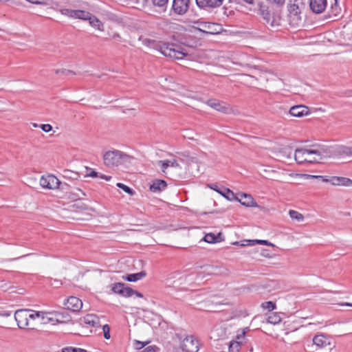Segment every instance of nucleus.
<instances>
[{"label": "nucleus", "mask_w": 352, "mask_h": 352, "mask_svg": "<svg viewBox=\"0 0 352 352\" xmlns=\"http://www.w3.org/2000/svg\"><path fill=\"white\" fill-rule=\"evenodd\" d=\"M330 148L324 144H314L309 148L296 149L294 158L297 163H318L324 158L330 156Z\"/></svg>", "instance_id": "nucleus-1"}, {"label": "nucleus", "mask_w": 352, "mask_h": 352, "mask_svg": "<svg viewBox=\"0 0 352 352\" xmlns=\"http://www.w3.org/2000/svg\"><path fill=\"white\" fill-rule=\"evenodd\" d=\"M338 6V0H335V7Z\"/></svg>", "instance_id": "nucleus-63"}, {"label": "nucleus", "mask_w": 352, "mask_h": 352, "mask_svg": "<svg viewBox=\"0 0 352 352\" xmlns=\"http://www.w3.org/2000/svg\"><path fill=\"white\" fill-rule=\"evenodd\" d=\"M74 206H76L78 208H80L81 210H87L88 208L87 206L82 203H78L76 204Z\"/></svg>", "instance_id": "nucleus-49"}, {"label": "nucleus", "mask_w": 352, "mask_h": 352, "mask_svg": "<svg viewBox=\"0 0 352 352\" xmlns=\"http://www.w3.org/2000/svg\"><path fill=\"white\" fill-rule=\"evenodd\" d=\"M14 319L19 328L34 329L35 321L38 319L37 311L28 309L16 310Z\"/></svg>", "instance_id": "nucleus-3"}, {"label": "nucleus", "mask_w": 352, "mask_h": 352, "mask_svg": "<svg viewBox=\"0 0 352 352\" xmlns=\"http://www.w3.org/2000/svg\"><path fill=\"white\" fill-rule=\"evenodd\" d=\"M261 307L263 309H267V310H269V311H272L274 309H276V305H275V303H274L272 301H267V302H263L261 304Z\"/></svg>", "instance_id": "nucleus-36"}, {"label": "nucleus", "mask_w": 352, "mask_h": 352, "mask_svg": "<svg viewBox=\"0 0 352 352\" xmlns=\"http://www.w3.org/2000/svg\"><path fill=\"white\" fill-rule=\"evenodd\" d=\"M124 286L125 285L124 283H116L112 287V291L114 293L119 294L121 295L122 289H124Z\"/></svg>", "instance_id": "nucleus-35"}, {"label": "nucleus", "mask_w": 352, "mask_h": 352, "mask_svg": "<svg viewBox=\"0 0 352 352\" xmlns=\"http://www.w3.org/2000/svg\"><path fill=\"white\" fill-rule=\"evenodd\" d=\"M88 21L91 26L100 31H103V23L96 16L91 14Z\"/></svg>", "instance_id": "nucleus-27"}, {"label": "nucleus", "mask_w": 352, "mask_h": 352, "mask_svg": "<svg viewBox=\"0 0 352 352\" xmlns=\"http://www.w3.org/2000/svg\"><path fill=\"white\" fill-rule=\"evenodd\" d=\"M327 0H309V8L315 14L323 12L327 7Z\"/></svg>", "instance_id": "nucleus-15"}, {"label": "nucleus", "mask_w": 352, "mask_h": 352, "mask_svg": "<svg viewBox=\"0 0 352 352\" xmlns=\"http://www.w3.org/2000/svg\"><path fill=\"white\" fill-rule=\"evenodd\" d=\"M206 104L211 108L221 113L227 114L230 112L229 105L226 102L220 101L217 99H209L207 100Z\"/></svg>", "instance_id": "nucleus-9"}, {"label": "nucleus", "mask_w": 352, "mask_h": 352, "mask_svg": "<svg viewBox=\"0 0 352 352\" xmlns=\"http://www.w3.org/2000/svg\"><path fill=\"white\" fill-rule=\"evenodd\" d=\"M207 186L210 188V189L217 192L219 194V192H221V189H219L218 187V185L217 184H208Z\"/></svg>", "instance_id": "nucleus-46"}, {"label": "nucleus", "mask_w": 352, "mask_h": 352, "mask_svg": "<svg viewBox=\"0 0 352 352\" xmlns=\"http://www.w3.org/2000/svg\"><path fill=\"white\" fill-rule=\"evenodd\" d=\"M98 177L101 179H105L107 181H110L111 179V176H109V175H105L104 174H102V173H99V175H98Z\"/></svg>", "instance_id": "nucleus-51"}, {"label": "nucleus", "mask_w": 352, "mask_h": 352, "mask_svg": "<svg viewBox=\"0 0 352 352\" xmlns=\"http://www.w3.org/2000/svg\"><path fill=\"white\" fill-rule=\"evenodd\" d=\"M98 175H99V173H98L95 170H92L90 173H89L87 175V176H89L91 177H98Z\"/></svg>", "instance_id": "nucleus-55"}, {"label": "nucleus", "mask_w": 352, "mask_h": 352, "mask_svg": "<svg viewBox=\"0 0 352 352\" xmlns=\"http://www.w3.org/2000/svg\"><path fill=\"white\" fill-rule=\"evenodd\" d=\"M199 24L202 28H198L199 31L207 34H212V32L210 31V28L214 25V23L208 22H199Z\"/></svg>", "instance_id": "nucleus-30"}, {"label": "nucleus", "mask_w": 352, "mask_h": 352, "mask_svg": "<svg viewBox=\"0 0 352 352\" xmlns=\"http://www.w3.org/2000/svg\"><path fill=\"white\" fill-rule=\"evenodd\" d=\"M145 43H148L151 47L159 51L164 56L170 58L182 60L188 55L186 49L173 43L147 39Z\"/></svg>", "instance_id": "nucleus-2"}, {"label": "nucleus", "mask_w": 352, "mask_h": 352, "mask_svg": "<svg viewBox=\"0 0 352 352\" xmlns=\"http://www.w3.org/2000/svg\"><path fill=\"white\" fill-rule=\"evenodd\" d=\"M85 195V193L80 188H75L74 191L72 192V198H75L78 199H82V197Z\"/></svg>", "instance_id": "nucleus-34"}, {"label": "nucleus", "mask_w": 352, "mask_h": 352, "mask_svg": "<svg viewBox=\"0 0 352 352\" xmlns=\"http://www.w3.org/2000/svg\"><path fill=\"white\" fill-rule=\"evenodd\" d=\"M288 11L290 15H293L297 17L298 16V14L300 13L299 7L296 3L291 4L288 8Z\"/></svg>", "instance_id": "nucleus-31"}, {"label": "nucleus", "mask_w": 352, "mask_h": 352, "mask_svg": "<svg viewBox=\"0 0 352 352\" xmlns=\"http://www.w3.org/2000/svg\"><path fill=\"white\" fill-rule=\"evenodd\" d=\"M65 13L67 14L69 16L79 19L85 21L89 20V18L91 16V14L89 12H86L80 10H65Z\"/></svg>", "instance_id": "nucleus-16"}, {"label": "nucleus", "mask_w": 352, "mask_h": 352, "mask_svg": "<svg viewBox=\"0 0 352 352\" xmlns=\"http://www.w3.org/2000/svg\"><path fill=\"white\" fill-rule=\"evenodd\" d=\"M144 346V344L141 342H139L138 341L137 343H136V348L137 349H142L143 346Z\"/></svg>", "instance_id": "nucleus-58"}, {"label": "nucleus", "mask_w": 352, "mask_h": 352, "mask_svg": "<svg viewBox=\"0 0 352 352\" xmlns=\"http://www.w3.org/2000/svg\"><path fill=\"white\" fill-rule=\"evenodd\" d=\"M158 164L161 165L162 171L165 174L169 173V172L167 170L168 168H174L177 172L182 170L180 164L175 159L160 160Z\"/></svg>", "instance_id": "nucleus-10"}, {"label": "nucleus", "mask_w": 352, "mask_h": 352, "mask_svg": "<svg viewBox=\"0 0 352 352\" xmlns=\"http://www.w3.org/2000/svg\"><path fill=\"white\" fill-rule=\"evenodd\" d=\"M131 159V156L118 150L108 151L103 155L104 164L110 168L130 163Z\"/></svg>", "instance_id": "nucleus-4"}, {"label": "nucleus", "mask_w": 352, "mask_h": 352, "mask_svg": "<svg viewBox=\"0 0 352 352\" xmlns=\"http://www.w3.org/2000/svg\"><path fill=\"white\" fill-rule=\"evenodd\" d=\"M11 315V312L8 311H3L0 312V316L3 317H8Z\"/></svg>", "instance_id": "nucleus-53"}, {"label": "nucleus", "mask_w": 352, "mask_h": 352, "mask_svg": "<svg viewBox=\"0 0 352 352\" xmlns=\"http://www.w3.org/2000/svg\"><path fill=\"white\" fill-rule=\"evenodd\" d=\"M248 330H249L248 327L243 329L241 332L236 336V340L230 342L229 345V352H239L241 345V340L244 338Z\"/></svg>", "instance_id": "nucleus-11"}, {"label": "nucleus", "mask_w": 352, "mask_h": 352, "mask_svg": "<svg viewBox=\"0 0 352 352\" xmlns=\"http://www.w3.org/2000/svg\"><path fill=\"white\" fill-rule=\"evenodd\" d=\"M261 255L264 257H272V255L270 254L269 251L267 250H261Z\"/></svg>", "instance_id": "nucleus-47"}, {"label": "nucleus", "mask_w": 352, "mask_h": 352, "mask_svg": "<svg viewBox=\"0 0 352 352\" xmlns=\"http://www.w3.org/2000/svg\"><path fill=\"white\" fill-rule=\"evenodd\" d=\"M248 245H256V244H262V245H269V246H274V244H272V243L269 242L268 241H265V240H250V241H248Z\"/></svg>", "instance_id": "nucleus-33"}, {"label": "nucleus", "mask_w": 352, "mask_h": 352, "mask_svg": "<svg viewBox=\"0 0 352 352\" xmlns=\"http://www.w3.org/2000/svg\"><path fill=\"white\" fill-rule=\"evenodd\" d=\"M329 181L330 184L333 186L345 187L352 186V179L344 177L332 176L331 177V179Z\"/></svg>", "instance_id": "nucleus-17"}, {"label": "nucleus", "mask_w": 352, "mask_h": 352, "mask_svg": "<svg viewBox=\"0 0 352 352\" xmlns=\"http://www.w3.org/2000/svg\"><path fill=\"white\" fill-rule=\"evenodd\" d=\"M38 319L40 320L42 324H48L51 322H54L55 320L52 317V313L50 312H43V311H37Z\"/></svg>", "instance_id": "nucleus-21"}, {"label": "nucleus", "mask_w": 352, "mask_h": 352, "mask_svg": "<svg viewBox=\"0 0 352 352\" xmlns=\"http://www.w3.org/2000/svg\"><path fill=\"white\" fill-rule=\"evenodd\" d=\"M33 128H39V124H38L36 123H32V122L28 124L27 130H32Z\"/></svg>", "instance_id": "nucleus-48"}, {"label": "nucleus", "mask_w": 352, "mask_h": 352, "mask_svg": "<svg viewBox=\"0 0 352 352\" xmlns=\"http://www.w3.org/2000/svg\"><path fill=\"white\" fill-rule=\"evenodd\" d=\"M219 194L225 197L228 201H233L236 199V195H235L230 189L227 188H223L221 189Z\"/></svg>", "instance_id": "nucleus-24"}, {"label": "nucleus", "mask_w": 352, "mask_h": 352, "mask_svg": "<svg viewBox=\"0 0 352 352\" xmlns=\"http://www.w3.org/2000/svg\"><path fill=\"white\" fill-rule=\"evenodd\" d=\"M63 177L69 180H77L80 177V175L77 172L65 169L63 171Z\"/></svg>", "instance_id": "nucleus-25"}, {"label": "nucleus", "mask_w": 352, "mask_h": 352, "mask_svg": "<svg viewBox=\"0 0 352 352\" xmlns=\"http://www.w3.org/2000/svg\"><path fill=\"white\" fill-rule=\"evenodd\" d=\"M29 3L34 4H43L45 3V0H26Z\"/></svg>", "instance_id": "nucleus-50"}, {"label": "nucleus", "mask_w": 352, "mask_h": 352, "mask_svg": "<svg viewBox=\"0 0 352 352\" xmlns=\"http://www.w3.org/2000/svg\"><path fill=\"white\" fill-rule=\"evenodd\" d=\"M289 215L292 219L295 220L298 222H302L304 221L305 219L302 214L294 210H290L289 211Z\"/></svg>", "instance_id": "nucleus-29"}, {"label": "nucleus", "mask_w": 352, "mask_h": 352, "mask_svg": "<svg viewBox=\"0 0 352 352\" xmlns=\"http://www.w3.org/2000/svg\"><path fill=\"white\" fill-rule=\"evenodd\" d=\"M63 352H87V351L82 349L67 347V348L63 349Z\"/></svg>", "instance_id": "nucleus-43"}, {"label": "nucleus", "mask_w": 352, "mask_h": 352, "mask_svg": "<svg viewBox=\"0 0 352 352\" xmlns=\"http://www.w3.org/2000/svg\"><path fill=\"white\" fill-rule=\"evenodd\" d=\"M221 235V233H219L217 235H215L213 233H208L205 235L204 241L206 242L210 243H217V242H219L221 241V239H220Z\"/></svg>", "instance_id": "nucleus-28"}, {"label": "nucleus", "mask_w": 352, "mask_h": 352, "mask_svg": "<svg viewBox=\"0 0 352 352\" xmlns=\"http://www.w3.org/2000/svg\"><path fill=\"white\" fill-rule=\"evenodd\" d=\"M167 186L166 182L162 179H156L153 181L150 186V190L153 192H159L164 190Z\"/></svg>", "instance_id": "nucleus-20"}, {"label": "nucleus", "mask_w": 352, "mask_h": 352, "mask_svg": "<svg viewBox=\"0 0 352 352\" xmlns=\"http://www.w3.org/2000/svg\"><path fill=\"white\" fill-rule=\"evenodd\" d=\"M117 186L119 187L120 188H122L126 193H128L131 195H133V190L131 188H130L129 186H127L122 183H118Z\"/></svg>", "instance_id": "nucleus-39"}, {"label": "nucleus", "mask_w": 352, "mask_h": 352, "mask_svg": "<svg viewBox=\"0 0 352 352\" xmlns=\"http://www.w3.org/2000/svg\"><path fill=\"white\" fill-rule=\"evenodd\" d=\"M60 184V182L53 175L42 176L40 179V185L43 188L56 189Z\"/></svg>", "instance_id": "nucleus-7"}, {"label": "nucleus", "mask_w": 352, "mask_h": 352, "mask_svg": "<svg viewBox=\"0 0 352 352\" xmlns=\"http://www.w3.org/2000/svg\"><path fill=\"white\" fill-rule=\"evenodd\" d=\"M154 6L162 7L168 3V0H152Z\"/></svg>", "instance_id": "nucleus-44"}, {"label": "nucleus", "mask_w": 352, "mask_h": 352, "mask_svg": "<svg viewBox=\"0 0 352 352\" xmlns=\"http://www.w3.org/2000/svg\"><path fill=\"white\" fill-rule=\"evenodd\" d=\"M217 270V267L208 266V267H204V270L203 271V272H206V273H207V274H208V275L215 274H217V273L215 272V271H216Z\"/></svg>", "instance_id": "nucleus-41"}, {"label": "nucleus", "mask_w": 352, "mask_h": 352, "mask_svg": "<svg viewBox=\"0 0 352 352\" xmlns=\"http://www.w3.org/2000/svg\"><path fill=\"white\" fill-rule=\"evenodd\" d=\"M310 113L309 108L305 105L298 104L290 108L289 114L292 116L301 118Z\"/></svg>", "instance_id": "nucleus-14"}, {"label": "nucleus", "mask_w": 352, "mask_h": 352, "mask_svg": "<svg viewBox=\"0 0 352 352\" xmlns=\"http://www.w3.org/2000/svg\"><path fill=\"white\" fill-rule=\"evenodd\" d=\"M258 14L262 16L266 25H269L271 27H274L276 25L273 15L269 10L268 6L263 3H258Z\"/></svg>", "instance_id": "nucleus-6"}, {"label": "nucleus", "mask_w": 352, "mask_h": 352, "mask_svg": "<svg viewBox=\"0 0 352 352\" xmlns=\"http://www.w3.org/2000/svg\"><path fill=\"white\" fill-rule=\"evenodd\" d=\"M102 331L104 333V337L105 339L109 340L111 338L110 336V327L108 324L102 326Z\"/></svg>", "instance_id": "nucleus-40"}, {"label": "nucleus", "mask_w": 352, "mask_h": 352, "mask_svg": "<svg viewBox=\"0 0 352 352\" xmlns=\"http://www.w3.org/2000/svg\"><path fill=\"white\" fill-rule=\"evenodd\" d=\"M196 4L201 8H217L222 5L223 0H195Z\"/></svg>", "instance_id": "nucleus-18"}, {"label": "nucleus", "mask_w": 352, "mask_h": 352, "mask_svg": "<svg viewBox=\"0 0 352 352\" xmlns=\"http://www.w3.org/2000/svg\"><path fill=\"white\" fill-rule=\"evenodd\" d=\"M189 140H193L194 138L192 137H188V138Z\"/></svg>", "instance_id": "nucleus-64"}, {"label": "nucleus", "mask_w": 352, "mask_h": 352, "mask_svg": "<svg viewBox=\"0 0 352 352\" xmlns=\"http://www.w3.org/2000/svg\"><path fill=\"white\" fill-rule=\"evenodd\" d=\"M113 37H114V38H120V35H119V34H115V35L113 36Z\"/></svg>", "instance_id": "nucleus-62"}, {"label": "nucleus", "mask_w": 352, "mask_h": 352, "mask_svg": "<svg viewBox=\"0 0 352 352\" xmlns=\"http://www.w3.org/2000/svg\"><path fill=\"white\" fill-rule=\"evenodd\" d=\"M146 274L144 271H142L139 273L128 274L126 276L123 277L124 279L129 282H135L138 280H141L146 276Z\"/></svg>", "instance_id": "nucleus-23"}, {"label": "nucleus", "mask_w": 352, "mask_h": 352, "mask_svg": "<svg viewBox=\"0 0 352 352\" xmlns=\"http://www.w3.org/2000/svg\"><path fill=\"white\" fill-rule=\"evenodd\" d=\"M235 200L240 202L242 205L247 207H257L258 205L254 199L250 194L239 193L236 195Z\"/></svg>", "instance_id": "nucleus-13"}, {"label": "nucleus", "mask_w": 352, "mask_h": 352, "mask_svg": "<svg viewBox=\"0 0 352 352\" xmlns=\"http://www.w3.org/2000/svg\"><path fill=\"white\" fill-rule=\"evenodd\" d=\"M340 152L347 156H352V148L351 147H343Z\"/></svg>", "instance_id": "nucleus-45"}, {"label": "nucleus", "mask_w": 352, "mask_h": 352, "mask_svg": "<svg viewBox=\"0 0 352 352\" xmlns=\"http://www.w3.org/2000/svg\"><path fill=\"white\" fill-rule=\"evenodd\" d=\"M133 294H135L138 297H140V298L143 297V295L141 293L138 292V291L134 290Z\"/></svg>", "instance_id": "nucleus-61"}, {"label": "nucleus", "mask_w": 352, "mask_h": 352, "mask_svg": "<svg viewBox=\"0 0 352 352\" xmlns=\"http://www.w3.org/2000/svg\"><path fill=\"white\" fill-rule=\"evenodd\" d=\"M313 343L319 348H324L330 345V340L324 334H318L314 337Z\"/></svg>", "instance_id": "nucleus-19"}, {"label": "nucleus", "mask_w": 352, "mask_h": 352, "mask_svg": "<svg viewBox=\"0 0 352 352\" xmlns=\"http://www.w3.org/2000/svg\"><path fill=\"white\" fill-rule=\"evenodd\" d=\"M304 176L307 179H309V178L320 179V177H322V175H305Z\"/></svg>", "instance_id": "nucleus-54"}, {"label": "nucleus", "mask_w": 352, "mask_h": 352, "mask_svg": "<svg viewBox=\"0 0 352 352\" xmlns=\"http://www.w3.org/2000/svg\"><path fill=\"white\" fill-rule=\"evenodd\" d=\"M187 278H188L187 276H182V277H180L177 280L174 281V283L178 287V288H177L178 291H187L188 290V288L181 286V285L183 283V282L186 280Z\"/></svg>", "instance_id": "nucleus-32"}, {"label": "nucleus", "mask_w": 352, "mask_h": 352, "mask_svg": "<svg viewBox=\"0 0 352 352\" xmlns=\"http://www.w3.org/2000/svg\"><path fill=\"white\" fill-rule=\"evenodd\" d=\"M60 285H61V283H60V281L58 280H54V283H52V285L55 287H58Z\"/></svg>", "instance_id": "nucleus-57"}, {"label": "nucleus", "mask_w": 352, "mask_h": 352, "mask_svg": "<svg viewBox=\"0 0 352 352\" xmlns=\"http://www.w3.org/2000/svg\"><path fill=\"white\" fill-rule=\"evenodd\" d=\"M134 293V290L129 287L124 286V289H122L121 295L124 297H130Z\"/></svg>", "instance_id": "nucleus-38"}, {"label": "nucleus", "mask_w": 352, "mask_h": 352, "mask_svg": "<svg viewBox=\"0 0 352 352\" xmlns=\"http://www.w3.org/2000/svg\"><path fill=\"white\" fill-rule=\"evenodd\" d=\"M64 305L69 310L72 311H78L82 307V302L77 297L70 296L65 302Z\"/></svg>", "instance_id": "nucleus-12"}, {"label": "nucleus", "mask_w": 352, "mask_h": 352, "mask_svg": "<svg viewBox=\"0 0 352 352\" xmlns=\"http://www.w3.org/2000/svg\"><path fill=\"white\" fill-rule=\"evenodd\" d=\"M242 1L248 4H250V5H253L255 1V0H242Z\"/></svg>", "instance_id": "nucleus-59"}, {"label": "nucleus", "mask_w": 352, "mask_h": 352, "mask_svg": "<svg viewBox=\"0 0 352 352\" xmlns=\"http://www.w3.org/2000/svg\"><path fill=\"white\" fill-rule=\"evenodd\" d=\"M190 6V0H173L171 10L177 15L185 14Z\"/></svg>", "instance_id": "nucleus-8"}, {"label": "nucleus", "mask_w": 352, "mask_h": 352, "mask_svg": "<svg viewBox=\"0 0 352 352\" xmlns=\"http://www.w3.org/2000/svg\"><path fill=\"white\" fill-rule=\"evenodd\" d=\"M267 322L272 324H277L281 321V317L280 316V314L276 312H272L270 313L267 316Z\"/></svg>", "instance_id": "nucleus-26"}, {"label": "nucleus", "mask_w": 352, "mask_h": 352, "mask_svg": "<svg viewBox=\"0 0 352 352\" xmlns=\"http://www.w3.org/2000/svg\"><path fill=\"white\" fill-rule=\"evenodd\" d=\"M248 240H245L243 242H241L240 243V242H235L234 243V245H240L241 246H247V245H249V246H252L253 245H248Z\"/></svg>", "instance_id": "nucleus-52"}, {"label": "nucleus", "mask_w": 352, "mask_h": 352, "mask_svg": "<svg viewBox=\"0 0 352 352\" xmlns=\"http://www.w3.org/2000/svg\"><path fill=\"white\" fill-rule=\"evenodd\" d=\"M39 129H41L43 132H50L52 130V126L49 124H39Z\"/></svg>", "instance_id": "nucleus-42"}, {"label": "nucleus", "mask_w": 352, "mask_h": 352, "mask_svg": "<svg viewBox=\"0 0 352 352\" xmlns=\"http://www.w3.org/2000/svg\"><path fill=\"white\" fill-rule=\"evenodd\" d=\"M199 349V344L197 338L193 336H188L184 338L175 352H197Z\"/></svg>", "instance_id": "nucleus-5"}, {"label": "nucleus", "mask_w": 352, "mask_h": 352, "mask_svg": "<svg viewBox=\"0 0 352 352\" xmlns=\"http://www.w3.org/2000/svg\"><path fill=\"white\" fill-rule=\"evenodd\" d=\"M83 322L85 324H89L92 327H97L100 324L99 318L97 316L94 314H87L83 318Z\"/></svg>", "instance_id": "nucleus-22"}, {"label": "nucleus", "mask_w": 352, "mask_h": 352, "mask_svg": "<svg viewBox=\"0 0 352 352\" xmlns=\"http://www.w3.org/2000/svg\"><path fill=\"white\" fill-rule=\"evenodd\" d=\"M339 305L341 306L352 307V303H349V302H343V303H340Z\"/></svg>", "instance_id": "nucleus-60"}, {"label": "nucleus", "mask_w": 352, "mask_h": 352, "mask_svg": "<svg viewBox=\"0 0 352 352\" xmlns=\"http://www.w3.org/2000/svg\"><path fill=\"white\" fill-rule=\"evenodd\" d=\"M320 179H321L324 182L330 183L329 180L331 179V177L322 176V177H320Z\"/></svg>", "instance_id": "nucleus-56"}, {"label": "nucleus", "mask_w": 352, "mask_h": 352, "mask_svg": "<svg viewBox=\"0 0 352 352\" xmlns=\"http://www.w3.org/2000/svg\"><path fill=\"white\" fill-rule=\"evenodd\" d=\"M56 74L58 76H67V75H75L76 73L70 69H56L55 71Z\"/></svg>", "instance_id": "nucleus-37"}]
</instances>
